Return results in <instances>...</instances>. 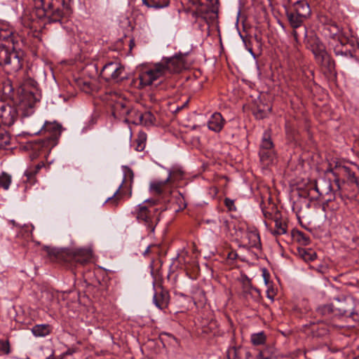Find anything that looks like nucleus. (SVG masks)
<instances>
[{
	"mask_svg": "<svg viewBox=\"0 0 359 359\" xmlns=\"http://www.w3.org/2000/svg\"><path fill=\"white\" fill-rule=\"evenodd\" d=\"M61 132L62 126L56 121H46L39 130L34 131V134L40 135L43 137L30 142L29 147L33 151L30 155L31 158L34 159L41 153L45 154L49 153L51 149L57 144Z\"/></svg>",
	"mask_w": 359,
	"mask_h": 359,
	"instance_id": "obj_1",
	"label": "nucleus"
},
{
	"mask_svg": "<svg viewBox=\"0 0 359 359\" xmlns=\"http://www.w3.org/2000/svg\"><path fill=\"white\" fill-rule=\"evenodd\" d=\"M36 14L46 17L51 22H66L72 13V0H34Z\"/></svg>",
	"mask_w": 359,
	"mask_h": 359,
	"instance_id": "obj_2",
	"label": "nucleus"
},
{
	"mask_svg": "<svg viewBox=\"0 0 359 359\" xmlns=\"http://www.w3.org/2000/svg\"><path fill=\"white\" fill-rule=\"evenodd\" d=\"M158 204V199H147L137 205L131 212L132 216L137 222L146 228L149 236L154 233L155 229L160 222L161 215L165 210L164 208L157 207Z\"/></svg>",
	"mask_w": 359,
	"mask_h": 359,
	"instance_id": "obj_3",
	"label": "nucleus"
},
{
	"mask_svg": "<svg viewBox=\"0 0 359 359\" xmlns=\"http://www.w3.org/2000/svg\"><path fill=\"white\" fill-rule=\"evenodd\" d=\"M48 255L60 261L69 262L75 265H83L88 263L92 257L91 252L87 249H64L58 250L50 247L45 248Z\"/></svg>",
	"mask_w": 359,
	"mask_h": 359,
	"instance_id": "obj_4",
	"label": "nucleus"
},
{
	"mask_svg": "<svg viewBox=\"0 0 359 359\" xmlns=\"http://www.w3.org/2000/svg\"><path fill=\"white\" fill-rule=\"evenodd\" d=\"M304 39L306 48L313 53L316 61L329 71L333 70L335 67V62L327 53L324 44L319 38L316 34H311L309 36L306 34Z\"/></svg>",
	"mask_w": 359,
	"mask_h": 359,
	"instance_id": "obj_5",
	"label": "nucleus"
},
{
	"mask_svg": "<svg viewBox=\"0 0 359 359\" xmlns=\"http://www.w3.org/2000/svg\"><path fill=\"white\" fill-rule=\"evenodd\" d=\"M0 66L8 73L16 72L22 68V61L13 46L0 45Z\"/></svg>",
	"mask_w": 359,
	"mask_h": 359,
	"instance_id": "obj_6",
	"label": "nucleus"
},
{
	"mask_svg": "<svg viewBox=\"0 0 359 359\" xmlns=\"http://www.w3.org/2000/svg\"><path fill=\"white\" fill-rule=\"evenodd\" d=\"M134 173L129 168H125L124 178L122 184L119 186L118 189L116 191L114 195L109 197L106 202L109 203L112 207H117L120 203L121 198L126 195V189L128 191V198L132 196V184L133 182Z\"/></svg>",
	"mask_w": 359,
	"mask_h": 359,
	"instance_id": "obj_7",
	"label": "nucleus"
},
{
	"mask_svg": "<svg viewBox=\"0 0 359 359\" xmlns=\"http://www.w3.org/2000/svg\"><path fill=\"white\" fill-rule=\"evenodd\" d=\"M101 76L107 81L120 83L126 79L125 67L117 61L109 62L103 66Z\"/></svg>",
	"mask_w": 359,
	"mask_h": 359,
	"instance_id": "obj_8",
	"label": "nucleus"
},
{
	"mask_svg": "<svg viewBox=\"0 0 359 359\" xmlns=\"http://www.w3.org/2000/svg\"><path fill=\"white\" fill-rule=\"evenodd\" d=\"M156 65L161 66L162 76L180 73L186 67L184 58L182 55L164 58L161 62L156 63Z\"/></svg>",
	"mask_w": 359,
	"mask_h": 359,
	"instance_id": "obj_9",
	"label": "nucleus"
},
{
	"mask_svg": "<svg viewBox=\"0 0 359 359\" xmlns=\"http://www.w3.org/2000/svg\"><path fill=\"white\" fill-rule=\"evenodd\" d=\"M286 16L290 25L293 29L292 35L296 43H298L301 38H305L306 36L307 29L304 25V22L306 19L300 18L289 10L286 11Z\"/></svg>",
	"mask_w": 359,
	"mask_h": 359,
	"instance_id": "obj_10",
	"label": "nucleus"
},
{
	"mask_svg": "<svg viewBox=\"0 0 359 359\" xmlns=\"http://www.w3.org/2000/svg\"><path fill=\"white\" fill-rule=\"evenodd\" d=\"M18 118V110L0 98V126H11Z\"/></svg>",
	"mask_w": 359,
	"mask_h": 359,
	"instance_id": "obj_11",
	"label": "nucleus"
},
{
	"mask_svg": "<svg viewBox=\"0 0 359 359\" xmlns=\"http://www.w3.org/2000/svg\"><path fill=\"white\" fill-rule=\"evenodd\" d=\"M337 42L338 43L334 46L335 55L353 58V55H355V53L352 51V46L354 45V40L349 39L347 36H342Z\"/></svg>",
	"mask_w": 359,
	"mask_h": 359,
	"instance_id": "obj_12",
	"label": "nucleus"
},
{
	"mask_svg": "<svg viewBox=\"0 0 359 359\" xmlns=\"http://www.w3.org/2000/svg\"><path fill=\"white\" fill-rule=\"evenodd\" d=\"M354 301L355 299L352 297L335 299L333 302V306L335 309L334 312L336 317H344L347 318Z\"/></svg>",
	"mask_w": 359,
	"mask_h": 359,
	"instance_id": "obj_13",
	"label": "nucleus"
},
{
	"mask_svg": "<svg viewBox=\"0 0 359 359\" xmlns=\"http://www.w3.org/2000/svg\"><path fill=\"white\" fill-rule=\"evenodd\" d=\"M161 71V66L155 64L152 69L142 72L139 75V87L142 88L152 85L156 80L162 76Z\"/></svg>",
	"mask_w": 359,
	"mask_h": 359,
	"instance_id": "obj_14",
	"label": "nucleus"
},
{
	"mask_svg": "<svg viewBox=\"0 0 359 359\" xmlns=\"http://www.w3.org/2000/svg\"><path fill=\"white\" fill-rule=\"evenodd\" d=\"M187 1L193 5L198 6L196 11L194 12V15H195L196 18H201L208 21L213 20L217 17V7L210 5H203L201 4V0H199V1L196 4H194L190 0Z\"/></svg>",
	"mask_w": 359,
	"mask_h": 359,
	"instance_id": "obj_15",
	"label": "nucleus"
},
{
	"mask_svg": "<svg viewBox=\"0 0 359 359\" xmlns=\"http://www.w3.org/2000/svg\"><path fill=\"white\" fill-rule=\"evenodd\" d=\"M153 301L158 309L163 310L167 308L170 302L168 291L161 286L158 287L155 289Z\"/></svg>",
	"mask_w": 359,
	"mask_h": 359,
	"instance_id": "obj_16",
	"label": "nucleus"
},
{
	"mask_svg": "<svg viewBox=\"0 0 359 359\" xmlns=\"http://www.w3.org/2000/svg\"><path fill=\"white\" fill-rule=\"evenodd\" d=\"M315 190L319 194L320 196L329 195L330 197L327 199V201H331L334 199L337 190L334 193L332 192V186L330 180L325 179L320 180L319 182L315 184Z\"/></svg>",
	"mask_w": 359,
	"mask_h": 359,
	"instance_id": "obj_17",
	"label": "nucleus"
},
{
	"mask_svg": "<svg viewBox=\"0 0 359 359\" xmlns=\"http://www.w3.org/2000/svg\"><path fill=\"white\" fill-rule=\"evenodd\" d=\"M323 33L326 37L339 41L342 36H346L341 31L339 25L333 21H330L324 25Z\"/></svg>",
	"mask_w": 359,
	"mask_h": 359,
	"instance_id": "obj_18",
	"label": "nucleus"
},
{
	"mask_svg": "<svg viewBox=\"0 0 359 359\" xmlns=\"http://www.w3.org/2000/svg\"><path fill=\"white\" fill-rule=\"evenodd\" d=\"M294 13L304 19L308 18L311 15V8L306 0H297L293 5L291 6Z\"/></svg>",
	"mask_w": 359,
	"mask_h": 359,
	"instance_id": "obj_19",
	"label": "nucleus"
},
{
	"mask_svg": "<svg viewBox=\"0 0 359 359\" xmlns=\"http://www.w3.org/2000/svg\"><path fill=\"white\" fill-rule=\"evenodd\" d=\"M334 310L333 302H332L330 304L319 306L316 309V314L323 318L322 321L330 323V320L336 317Z\"/></svg>",
	"mask_w": 359,
	"mask_h": 359,
	"instance_id": "obj_20",
	"label": "nucleus"
},
{
	"mask_svg": "<svg viewBox=\"0 0 359 359\" xmlns=\"http://www.w3.org/2000/svg\"><path fill=\"white\" fill-rule=\"evenodd\" d=\"M224 123L225 121L222 114L220 113L215 112L210 117L208 121V127L210 130L218 133L223 128Z\"/></svg>",
	"mask_w": 359,
	"mask_h": 359,
	"instance_id": "obj_21",
	"label": "nucleus"
},
{
	"mask_svg": "<svg viewBox=\"0 0 359 359\" xmlns=\"http://www.w3.org/2000/svg\"><path fill=\"white\" fill-rule=\"evenodd\" d=\"M0 98L6 101V99L14 98V88L9 79L4 80L1 83L0 88Z\"/></svg>",
	"mask_w": 359,
	"mask_h": 359,
	"instance_id": "obj_22",
	"label": "nucleus"
},
{
	"mask_svg": "<svg viewBox=\"0 0 359 359\" xmlns=\"http://www.w3.org/2000/svg\"><path fill=\"white\" fill-rule=\"evenodd\" d=\"M0 41H9L14 43V32L8 24L0 22Z\"/></svg>",
	"mask_w": 359,
	"mask_h": 359,
	"instance_id": "obj_23",
	"label": "nucleus"
},
{
	"mask_svg": "<svg viewBox=\"0 0 359 359\" xmlns=\"http://www.w3.org/2000/svg\"><path fill=\"white\" fill-rule=\"evenodd\" d=\"M51 332V327L48 324L35 325L32 328V332L35 337H43L48 335Z\"/></svg>",
	"mask_w": 359,
	"mask_h": 359,
	"instance_id": "obj_24",
	"label": "nucleus"
},
{
	"mask_svg": "<svg viewBox=\"0 0 359 359\" xmlns=\"http://www.w3.org/2000/svg\"><path fill=\"white\" fill-rule=\"evenodd\" d=\"M246 238L248 239V245L251 248L259 249L261 247V241L257 231H249L246 233Z\"/></svg>",
	"mask_w": 359,
	"mask_h": 359,
	"instance_id": "obj_25",
	"label": "nucleus"
},
{
	"mask_svg": "<svg viewBox=\"0 0 359 359\" xmlns=\"http://www.w3.org/2000/svg\"><path fill=\"white\" fill-rule=\"evenodd\" d=\"M243 296L247 299L251 298L255 302H258L260 298V292L258 289L253 287L252 285H247L243 287Z\"/></svg>",
	"mask_w": 359,
	"mask_h": 359,
	"instance_id": "obj_26",
	"label": "nucleus"
},
{
	"mask_svg": "<svg viewBox=\"0 0 359 359\" xmlns=\"http://www.w3.org/2000/svg\"><path fill=\"white\" fill-rule=\"evenodd\" d=\"M297 252L299 256L305 262H312L317 257L316 252L311 248H299Z\"/></svg>",
	"mask_w": 359,
	"mask_h": 359,
	"instance_id": "obj_27",
	"label": "nucleus"
},
{
	"mask_svg": "<svg viewBox=\"0 0 359 359\" xmlns=\"http://www.w3.org/2000/svg\"><path fill=\"white\" fill-rule=\"evenodd\" d=\"M143 4L148 8L161 9L168 7L170 4V0H142Z\"/></svg>",
	"mask_w": 359,
	"mask_h": 359,
	"instance_id": "obj_28",
	"label": "nucleus"
},
{
	"mask_svg": "<svg viewBox=\"0 0 359 359\" xmlns=\"http://www.w3.org/2000/svg\"><path fill=\"white\" fill-rule=\"evenodd\" d=\"M260 161L265 165H269L273 162L275 156L274 149H264L259 151Z\"/></svg>",
	"mask_w": 359,
	"mask_h": 359,
	"instance_id": "obj_29",
	"label": "nucleus"
},
{
	"mask_svg": "<svg viewBox=\"0 0 359 359\" xmlns=\"http://www.w3.org/2000/svg\"><path fill=\"white\" fill-rule=\"evenodd\" d=\"M293 238L303 245H307L310 243V237L299 230H293L292 232Z\"/></svg>",
	"mask_w": 359,
	"mask_h": 359,
	"instance_id": "obj_30",
	"label": "nucleus"
},
{
	"mask_svg": "<svg viewBox=\"0 0 359 359\" xmlns=\"http://www.w3.org/2000/svg\"><path fill=\"white\" fill-rule=\"evenodd\" d=\"M275 228L271 230V233L274 236H280L286 233L287 232V224L285 222L279 219L278 218H274Z\"/></svg>",
	"mask_w": 359,
	"mask_h": 359,
	"instance_id": "obj_31",
	"label": "nucleus"
},
{
	"mask_svg": "<svg viewBox=\"0 0 359 359\" xmlns=\"http://www.w3.org/2000/svg\"><path fill=\"white\" fill-rule=\"evenodd\" d=\"M192 299L197 306H203L207 301L204 290L199 288L194 291Z\"/></svg>",
	"mask_w": 359,
	"mask_h": 359,
	"instance_id": "obj_32",
	"label": "nucleus"
},
{
	"mask_svg": "<svg viewBox=\"0 0 359 359\" xmlns=\"http://www.w3.org/2000/svg\"><path fill=\"white\" fill-rule=\"evenodd\" d=\"M271 111V107L268 104L257 105V107L256 109H255L253 114L256 118L263 119L267 116Z\"/></svg>",
	"mask_w": 359,
	"mask_h": 359,
	"instance_id": "obj_33",
	"label": "nucleus"
},
{
	"mask_svg": "<svg viewBox=\"0 0 359 359\" xmlns=\"http://www.w3.org/2000/svg\"><path fill=\"white\" fill-rule=\"evenodd\" d=\"M264 149H274L270 133L267 131L264 133L259 147V150Z\"/></svg>",
	"mask_w": 359,
	"mask_h": 359,
	"instance_id": "obj_34",
	"label": "nucleus"
},
{
	"mask_svg": "<svg viewBox=\"0 0 359 359\" xmlns=\"http://www.w3.org/2000/svg\"><path fill=\"white\" fill-rule=\"evenodd\" d=\"M45 166L43 161L39 163L34 166H30L25 172V175L27 177V180L31 181L32 178L39 172V171Z\"/></svg>",
	"mask_w": 359,
	"mask_h": 359,
	"instance_id": "obj_35",
	"label": "nucleus"
},
{
	"mask_svg": "<svg viewBox=\"0 0 359 359\" xmlns=\"http://www.w3.org/2000/svg\"><path fill=\"white\" fill-rule=\"evenodd\" d=\"M168 183L165 180L154 181L150 184V190L155 192L157 194H161L165 191V187Z\"/></svg>",
	"mask_w": 359,
	"mask_h": 359,
	"instance_id": "obj_36",
	"label": "nucleus"
},
{
	"mask_svg": "<svg viewBox=\"0 0 359 359\" xmlns=\"http://www.w3.org/2000/svg\"><path fill=\"white\" fill-rule=\"evenodd\" d=\"M266 337L264 332L254 333L250 337L252 344L255 346L262 345L266 342Z\"/></svg>",
	"mask_w": 359,
	"mask_h": 359,
	"instance_id": "obj_37",
	"label": "nucleus"
},
{
	"mask_svg": "<svg viewBox=\"0 0 359 359\" xmlns=\"http://www.w3.org/2000/svg\"><path fill=\"white\" fill-rule=\"evenodd\" d=\"M183 171L180 169H173L169 172V175L166 178L168 182H175L180 180L183 177Z\"/></svg>",
	"mask_w": 359,
	"mask_h": 359,
	"instance_id": "obj_38",
	"label": "nucleus"
},
{
	"mask_svg": "<svg viewBox=\"0 0 359 359\" xmlns=\"http://www.w3.org/2000/svg\"><path fill=\"white\" fill-rule=\"evenodd\" d=\"M347 318H350L355 322H359V300L355 299L353 305Z\"/></svg>",
	"mask_w": 359,
	"mask_h": 359,
	"instance_id": "obj_39",
	"label": "nucleus"
},
{
	"mask_svg": "<svg viewBox=\"0 0 359 359\" xmlns=\"http://www.w3.org/2000/svg\"><path fill=\"white\" fill-rule=\"evenodd\" d=\"M129 109L126 107L124 103L121 102H117L113 107V114L116 116V114L118 115L128 114Z\"/></svg>",
	"mask_w": 359,
	"mask_h": 359,
	"instance_id": "obj_40",
	"label": "nucleus"
},
{
	"mask_svg": "<svg viewBox=\"0 0 359 359\" xmlns=\"http://www.w3.org/2000/svg\"><path fill=\"white\" fill-rule=\"evenodd\" d=\"M137 116L140 123L141 124L147 125L148 123H152L154 119V115L149 111L138 113Z\"/></svg>",
	"mask_w": 359,
	"mask_h": 359,
	"instance_id": "obj_41",
	"label": "nucleus"
},
{
	"mask_svg": "<svg viewBox=\"0 0 359 359\" xmlns=\"http://www.w3.org/2000/svg\"><path fill=\"white\" fill-rule=\"evenodd\" d=\"M146 140H147V135L143 132L139 133L138 137L135 140V142L137 143L135 149L138 151H143L145 147Z\"/></svg>",
	"mask_w": 359,
	"mask_h": 359,
	"instance_id": "obj_42",
	"label": "nucleus"
},
{
	"mask_svg": "<svg viewBox=\"0 0 359 359\" xmlns=\"http://www.w3.org/2000/svg\"><path fill=\"white\" fill-rule=\"evenodd\" d=\"M11 183V176L6 172L0 175V187L7 190Z\"/></svg>",
	"mask_w": 359,
	"mask_h": 359,
	"instance_id": "obj_43",
	"label": "nucleus"
},
{
	"mask_svg": "<svg viewBox=\"0 0 359 359\" xmlns=\"http://www.w3.org/2000/svg\"><path fill=\"white\" fill-rule=\"evenodd\" d=\"M11 137L9 135L3 131H0V149H5L10 144Z\"/></svg>",
	"mask_w": 359,
	"mask_h": 359,
	"instance_id": "obj_44",
	"label": "nucleus"
},
{
	"mask_svg": "<svg viewBox=\"0 0 359 359\" xmlns=\"http://www.w3.org/2000/svg\"><path fill=\"white\" fill-rule=\"evenodd\" d=\"M227 357L229 359H238L241 357V348L235 346L228 349Z\"/></svg>",
	"mask_w": 359,
	"mask_h": 359,
	"instance_id": "obj_45",
	"label": "nucleus"
},
{
	"mask_svg": "<svg viewBox=\"0 0 359 359\" xmlns=\"http://www.w3.org/2000/svg\"><path fill=\"white\" fill-rule=\"evenodd\" d=\"M11 353L10 343L8 340H0V355H8Z\"/></svg>",
	"mask_w": 359,
	"mask_h": 359,
	"instance_id": "obj_46",
	"label": "nucleus"
},
{
	"mask_svg": "<svg viewBox=\"0 0 359 359\" xmlns=\"http://www.w3.org/2000/svg\"><path fill=\"white\" fill-rule=\"evenodd\" d=\"M352 51L355 53V55H353V58L356 60H359V42L355 41L354 40V45L352 46Z\"/></svg>",
	"mask_w": 359,
	"mask_h": 359,
	"instance_id": "obj_47",
	"label": "nucleus"
},
{
	"mask_svg": "<svg viewBox=\"0 0 359 359\" xmlns=\"http://www.w3.org/2000/svg\"><path fill=\"white\" fill-rule=\"evenodd\" d=\"M224 205L229 210H235L234 201L229 198L224 199Z\"/></svg>",
	"mask_w": 359,
	"mask_h": 359,
	"instance_id": "obj_48",
	"label": "nucleus"
},
{
	"mask_svg": "<svg viewBox=\"0 0 359 359\" xmlns=\"http://www.w3.org/2000/svg\"><path fill=\"white\" fill-rule=\"evenodd\" d=\"M189 102V98H187L181 104H178L175 109L174 112L177 113L188 107Z\"/></svg>",
	"mask_w": 359,
	"mask_h": 359,
	"instance_id": "obj_49",
	"label": "nucleus"
},
{
	"mask_svg": "<svg viewBox=\"0 0 359 359\" xmlns=\"http://www.w3.org/2000/svg\"><path fill=\"white\" fill-rule=\"evenodd\" d=\"M255 359H271V357L266 351H260Z\"/></svg>",
	"mask_w": 359,
	"mask_h": 359,
	"instance_id": "obj_50",
	"label": "nucleus"
},
{
	"mask_svg": "<svg viewBox=\"0 0 359 359\" xmlns=\"http://www.w3.org/2000/svg\"><path fill=\"white\" fill-rule=\"evenodd\" d=\"M238 257V254L235 251H231L228 253L227 258L231 260H235Z\"/></svg>",
	"mask_w": 359,
	"mask_h": 359,
	"instance_id": "obj_51",
	"label": "nucleus"
},
{
	"mask_svg": "<svg viewBox=\"0 0 359 359\" xmlns=\"http://www.w3.org/2000/svg\"><path fill=\"white\" fill-rule=\"evenodd\" d=\"M262 212L265 218L271 219L272 217V214L270 212L262 210Z\"/></svg>",
	"mask_w": 359,
	"mask_h": 359,
	"instance_id": "obj_52",
	"label": "nucleus"
},
{
	"mask_svg": "<svg viewBox=\"0 0 359 359\" xmlns=\"http://www.w3.org/2000/svg\"><path fill=\"white\" fill-rule=\"evenodd\" d=\"M209 2V5L212 6L217 7L219 0H207Z\"/></svg>",
	"mask_w": 359,
	"mask_h": 359,
	"instance_id": "obj_53",
	"label": "nucleus"
},
{
	"mask_svg": "<svg viewBox=\"0 0 359 359\" xmlns=\"http://www.w3.org/2000/svg\"><path fill=\"white\" fill-rule=\"evenodd\" d=\"M153 247H155V245H149L146 250H144V252H143V255L144 256H147L149 253H150L151 252V249L153 248Z\"/></svg>",
	"mask_w": 359,
	"mask_h": 359,
	"instance_id": "obj_54",
	"label": "nucleus"
},
{
	"mask_svg": "<svg viewBox=\"0 0 359 359\" xmlns=\"http://www.w3.org/2000/svg\"><path fill=\"white\" fill-rule=\"evenodd\" d=\"M135 46V39H130V41H129V49H130V51L132 50V49L133 48V47Z\"/></svg>",
	"mask_w": 359,
	"mask_h": 359,
	"instance_id": "obj_55",
	"label": "nucleus"
},
{
	"mask_svg": "<svg viewBox=\"0 0 359 359\" xmlns=\"http://www.w3.org/2000/svg\"><path fill=\"white\" fill-rule=\"evenodd\" d=\"M245 357L246 359H249L251 357V353L250 351H245Z\"/></svg>",
	"mask_w": 359,
	"mask_h": 359,
	"instance_id": "obj_56",
	"label": "nucleus"
},
{
	"mask_svg": "<svg viewBox=\"0 0 359 359\" xmlns=\"http://www.w3.org/2000/svg\"><path fill=\"white\" fill-rule=\"evenodd\" d=\"M10 223H11L15 226L21 227V225L19 224H17L15 220H11Z\"/></svg>",
	"mask_w": 359,
	"mask_h": 359,
	"instance_id": "obj_57",
	"label": "nucleus"
},
{
	"mask_svg": "<svg viewBox=\"0 0 359 359\" xmlns=\"http://www.w3.org/2000/svg\"><path fill=\"white\" fill-rule=\"evenodd\" d=\"M248 51L251 53V55L255 57V54L253 53V50H252V48H249L248 49Z\"/></svg>",
	"mask_w": 359,
	"mask_h": 359,
	"instance_id": "obj_58",
	"label": "nucleus"
},
{
	"mask_svg": "<svg viewBox=\"0 0 359 359\" xmlns=\"http://www.w3.org/2000/svg\"><path fill=\"white\" fill-rule=\"evenodd\" d=\"M267 297L271 299H273V296L271 295L269 290L267 291Z\"/></svg>",
	"mask_w": 359,
	"mask_h": 359,
	"instance_id": "obj_59",
	"label": "nucleus"
},
{
	"mask_svg": "<svg viewBox=\"0 0 359 359\" xmlns=\"http://www.w3.org/2000/svg\"><path fill=\"white\" fill-rule=\"evenodd\" d=\"M287 1H288L289 5L291 6L292 5H293V3L297 1V0H287Z\"/></svg>",
	"mask_w": 359,
	"mask_h": 359,
	"instance_id": "obj_60",
	"label": "nucleus"
},
{
	"mask_svg": "<svg viewBox=\"0 0 359 359\" xmlns=\"http://www.w3.org/2000/svg\"><path fill=\"white\" fill-rule=\"evenodd\" d=\"M46 359H55L53 355H50L49 357L46 358Z\"/></svg>",
	"mask_w": 359,
	"mask_h": 359,
	"instance_id": "obj_61",
	"label": "nucleus"
},
{
	"mask_svg": "<svg viewBox=\"0 0 359 359\" xmlns=\"http://www.w3.org/2000/svg\"><path fill=\"white\" fill-rule=\"evenodd\" d=\"M264 277L265 283H267V279H266V276L265 273H264Z\"/></svg>",
	"mask_w": 359,
	"mask_h": 359,
	"instance_id": "obj_62",
	"label": "nucleus"
}]
</instances>
